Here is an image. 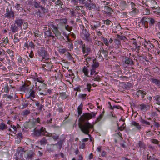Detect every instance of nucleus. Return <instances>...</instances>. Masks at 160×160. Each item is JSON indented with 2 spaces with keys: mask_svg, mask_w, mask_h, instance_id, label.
Segmentation results:
<instances>
[{
  "mask_svg": "<svg viewBox=\"0 0 160 160\" xmlns=\"http://www.w3.org/2000/svg\"><path fill=\"white\" fill-rule=\"evenodd\" d=\"M96 112H92L91 113H83L79 118V120L82 123L79 124V128L81 130L84 134L88 135L89 137L91 136L89 134L90 129L93 128L92 125L89 123L88 121L85 122L86 121H88L89 119L92 118H94L97 114Z\"/></svg>",
  "mask_w": 160,
  "mask_h": 160,
  "instance_id": "nucleus-1",
  "label": "nucleus"
},
{
  "mask_svg": "<svg viewBox=\"0 0 160 160\" xmlns=\"http://www.w3.org/2000/svg\"><path fill=\"white\" fill-rule=\"evenodd\" d=\"M47 132L46 128L44 127H42L39 129L35 130L34 134L37 137L44 135L47 137H52L55 141H57L58 139L59 135L56 134L52 133H48L46 134L45 133Z\"/></svg>",
  "mask_w": 160,
  "mask_h": 160,
  "instance_id": "nucleus-2",
  "label": "nucleus"
},
{
  "mask_svg": "<svg viewBox=\"0 0 160 160\" xmlns=\"http://www.w3.org/2000/svg\"><path fill=\"white\" fill-rule=\"evenodd\" d=\"M157 22V21L155 18L150 17L149 16H146L142 18L140 23L146 28H148V24H149V27L150 28L154 26L155 23Z\"/></svg>",
  "mask_w": 160,
  "mask_h": 160,
  "instance_id": "nucleus-3",
  "label": "nucleus"
},
{
  "mask_svg": "<svg viewBox=\"0 0 160 160\" xmlns=\"http://www.w3.org/2000/svg\"><path fill=\"white\" fill-rule=\"evenodd\" d=\"M91 34L86 29H83L81 34V38L88 42H92V39L90 38Z\"/></svg>",
  "mask_w": 160,
  "mask_h": 160,
  "instance_id": "nucleus-4",
  "label": "nucleus"
},
{
  "mask_svg": "<svg viewBox=\"0 0 160 160\" xmlns=\"http://www.w3.org/2000/svg\"><path fill=\"white\" fill-rule=\"evenodd\" d=\"M122 61L124 66L127 64L132 66L134 64L133 61L132 59L126 56L123 57Z\"/></svg>",
  "mask_w": 160,
  "mask_h": 160,
  "instance_id": "nucleus-5",
  "label": "nucleus"
},
{
  "mask_svg": "<svg viewBox=\"0 0 160 160\" xmlns=\"http://www.w3.org/2000/svg\"><path fill=\"white\" fill-rule=\"evenodd\" d=\"M6 13L4 14V17L9 19L12 20L14 18V13L12 9L9 10L8 8L6 9Z\"/></svg>",
  "mask_w": 160,
  "mask_h": 160,
  "instance_id": "nucleus-6",
  "label": "nucleus"
},
{
  "mask_svg": "<svg viewBox=\"0 0 160 160\" xmlns=\"http://www.w3.org/2000/svg\"><path fill=\"white\" fill-rule=\"evenodd\" d=\"M22 17H16V20L15 21L14 23L17 25L19 28H22V26L23 23L26 24L25 22V20L21 19Z\"/></svg>",
  "mask_w": 160,
  "mask_h": 160,
  "instance_id": "nucleus-7",
  "label": "nucleus"
},
{
  "mask_svg": "<svg viewBox=\"0 0 160 160\" xmlns=\"http://www.w3.org/2000/svg\"><path fill=\"white\" fill-rule=\"evenodd\" d=\"M85 6L87 9L90 10L95 9L96 7V5L92 3L91 0H87Z\"/></svg>",
  "mask_w": 160,
  "mask_h": 160,
  "instance_id": "nucleus-8",
  "label": "nucleus"
},
{
  "mask_svg": "<svg viewBox=\"0 0 160 160\" xmlns=\"http://www.w3.org/2000/svg\"><path fill=\"white\" fill-rule=\"evenodd\" d=\"M38 54L39 57L46 58H47V52L43 48L41 47L39 50L38 51Z\"/></svg>",
  "mask_w": 160,
  "mask_h": 160,
  "instance_id": "nucleus-9",
  "label": "nucleus"
},
{
  "mask_svg": "<svg viewBox=\"0 0 160 160\" xmlns=\"http://www.w3.org/2000/svg\"><path fill=\"white\" fill-rule=\"evenodd\" d=\"M53 28L52 32L54 34L55 36L57 38L61 34V33L58 30V27L53 24L52 26Z\"/></svg>",
  "mask_w": 160,
  "mask_h": 160,
  "instance_id": "nucleus-10",
  "label": "nucleus"
},
{
  "mask_svg": "<svg viewBox=\"0 0 160 160\" xmlns=\"http://www.w3.org/2000/svg\"><path fill=\"white\" fill-rule=\"evenodd\" d=\"M102 52L104 55V57L106 58H108V51L104 50L103 47H102V48H100V49L99 50L98 52V53L99 55V57H101L103 58L102 56L101 55Z\"/></svg>",
  "mask_w": 160,
  "mask_h": 160,
  "instance_id": "nucleus-11",
  "label": "nucleus"
},
{
  "mask_svg": "<svg viewBox=\"0 0 160 160\" xmlns=\"http://www.w3.org/2000/svg\"><path fill=\"white\" fill-rule=\"evenodd\" d=\"M146 94L147 93L146 92L141 90L137 91L136 92V94L138 97H139L140 96H141V98L144 100L145 99L144 98L145 97V96L146 95Z\"/></svg>",
  "mask_w": 160,
  "mask_h": 160,
  "instance_id": "nucleus-12",
  "label": "nucleus"
},
{
  "mask_svg": "<svg viewBox=\"0 0 160 160\" xmlns=\"http://www.w3.org/2000/svg\"><path fill=\"white\" fill-rule=\"evenodd\" d=\"M82 51L83 54L86 53V54L85 55V56H86L90 53L91 49L88 46H86L85 44H83L82 46Z\"/></svg>",
  "mask_w": 160,
  "mask_h": 160,
  "instance_id": "nucleus-13",
  "label": "nucleus"
},
{
  "mask_svg": "<svg viewBox=\"0 0 160 160\" xmlns=\"http://www.w3.org/2000/svg\"><path fill=\"white\" fill-rule=\"evenodd\" d=\"M128 5L125 1H121L120 3L119 6L121 9L125 10L128 7Z\"/></svg>",
  "mask_w": 160,
  "mask_h": 160,
  "instance_id": "nucleus-14",
  "label": "nucleus"
},
{
  "mask_svg": "<svg viewBox=\"0 0 160 160\" xmlns=\"http://www.w3.org/2000/svg\"><path fill=\"white\" fill-rule=\"evenodd\" d=\"M19 28L17 27V25H16V24L14 23L11 26V29L12 32L14 33L18 31Z\"/></svg>",
  "mask_w": 160,
  "mask_h": 160,
  "instance_id": "nucleus-15",
  "label": "nucleus"
},
{
  "mask_svg": "<svg viewBox=\"0 0 160 160\" xmlns=\"http://www.w3.org/2000/svg\"><path fill=\"white\" fill-rule=\"evenodd\" d=\"M99 65V63L97 61L96 59H94L93 60V63L91 66V67L93 68L96 69Z\"/></svg>",
  "mask_w": 160,
  "mask_h": 160,
  "instance_id": "nucleus-16",
  "label": "nucleus"
},
{
  "mask_svg": "<svg viewBox=\"0 0 160 160\" xmlns=\"http://www.w3.org/2000/svg\"><path fill=\"white\" fill-rule=\"evenodd\" d=\"M22 6H23L22 5L16 3L15 4V8L17 11L19 12H22L23 10V8L22 7Z\"/></svg>",
  "mask_w": 160,
  "mask_h": 160,
  "instance_id": "nucleus-17",
  "label": "nucleus"
},
{
  "mask_svg": "<svg viewBox=\"0 0 160 160\" xmlns=\"http://www.w3.org/2000/svg\"><path fill=\"white\" fill-rule=\"evenodd\" d=\"M28 101L25 100L19 106L20 108L22 109H24L27 108L29 105Z\"/></svg>",
  "mask_w": 160,
  "mask_h": 160,
  "instance_id": "nucleus-18",
  "label": "nucleus"
},
{
  "mask_svg": "<svg viewBox=\"0 0 160 160\" xmlns=\"http://www.w3.org/2000/svg\"><path fill=\"white\" fill-rule=\"evenodd\" d=\"M147 2H149V5L152 8H155L156 7V2L154 0H147Z\"/></svg>",
  "mask_w": 160,
  "mask_h": 160,
  "instance_id": "nucleus-19",
  "label": "nucleus"
},
{
  "mask_svg": "<svg viewBox=\"0 0 160 160\" xmlns=\"http://www.w3.org/2000/svg\"><path fill=\"white\" fill-rule=\"evenodd\" d=\"M131 125L135 126L139 131H140L142 129V127L139 124V123H137L135 121H133L131 123Z\"/></svg>",
  "mask_w": 160,
  "mask_h": 160,
  "instance_id": "nucleus-20",
  "label": "nucleus"
},
{
  "mask_svg": "<svg viewBox=\"0 0 160 160\" xmlns=\"http://www.w3.org/2000/svg\"><path fill=\"white\" fill-rule=\"evenodd\" d=\"M100 26V22L99 21L94 22L93 24V27L92 26V29H97Z\"/></svg>",
  "mask_w": 160,
  "mask_h": 160,
  "instance_id": "nucleus-21",
  "label": "nucleus"
},
{
  "mask_svg": "<svg viewBox=\"0 0 160 160\" xmlns=\"http://www.w3.org/2000/svg\"><path fill=\"white\" fill-rule=\"evenodd\" d=\"M82 72L85 76L89 77H91V76H90V75L88 74L89 70L87 67L84 66L83 67L82 69Z\"/></svg>",
  "mask_w": 160,
  "mask_h": 160,
  "instance_id": "nucleus-22",
  "label": "nucleus"
},
{
  "mask_svg": "<svg viewBox=\"0 0 160 160\" xmlns=\"http://www.w3.org/2000/svg\"><path fill=\"white\" fill-rule=\"evenodd\" d=\"M150 81L158 86H160V80L153 78H151L150 79Z\"/></svg>",
  "mask_w": 160,
  "mask_h": 160,
  "instance_id": "nucleus-23",
  "label": "nucleus"
},
{
  "mask_svg": "<svg viewBox=\"0 0 160 160\" xmlns=\"http://www.w3.org/2000/svg\"><path fill=\"white\" fill-rule=\"evenodd\" d=\"M104 9L106 11V12L108 14H112L113 12V11L112 9L110 7H109L108 6H105L104 7Z\"/></svg>",
  "mask_w": 160,
  "mask_h": 160,
  "instance_id": "nucleus-24",
  "label": "nucleus"
},
{
  "mask_svg": "<svg viewBox=\"0 0 160 160\" xmlns=\"http://www.w3.org/2000/svg\"><path fill=\"white\" fill-rule=\"evenodd\" d=\"M2 92H5L7 93H8L9 92V90L8 89V84H5L3 86V88H2Z\"/></svg>",
  "mask_w": 160,
  "mask_h": 160,
  "instance_id": "nucleus-25",
  "label": "nucleus"
},
{
  "mask_svg": "<svg viewBox=\"0 0 160 160\" xmlns=\"http://www.w3.org/2000/svg\"><path fill=\"white\" fill-rule=\"evenodd\" d=\"M100 38L102 41L104 42V43L106 46H109L108 40H107L106 38H105L103 36H101L100 37Z\"/></svg>",
  "mask_w": 160,
  "mask_h": 160,
  "instance_id": "nucleus-26",
  "label": "nucleus"
},
{
  "mask_svg": "<svg viewBox=\"0 0 160 160\" xmlns=\"http://www.w3.org/2000/svg\"><path fill=\"white\" fill-rule=\"evenodd\" d=\"M35 92L32 90H30L29 92V95L27 97L28 98H30L31 97L35 98Z\"/></svg>",
  "mask_w": 160,
  "mask_h": 160,
  "instance_id": "nucleus-27",
  "label": "nucleus"
},
{
  "mask_svg": "<svg viewBox=\"0 0 160 160\" xmlns=\"http://www.w3.org/2000/svg\"><path fill=\"white\" fill-rule=\"evenodd\" d=\"M137 147L140 148H145L144 143L142 142L139 141L137 143Z\"/></svg>",
  "mask_w": 160,
  "mask_h": 160,
  "instance_id": "nucleus-28",
  "label": "nucleus"
},
{
  "mask_svg": "<svg viewBox=\"0 0 160 160\" xmlns=\"http://www.w3.org/2000/svg\"><path fill=\"white\" fill-rule=\"evenodd\" d=\"M8 128L7 127L6 125L2 122L0 124V130L3 131L5 129H8Z\"/></svg>",
  "mask_w": 160,
  "mask_h": 160,
  "instance_id": "nucleus-29",
  "label": "nucleus"
},
{
  "mask_svg": "<svg viewBox=\"0 0 160 160\" xmlns=\"http://www.w3.org/2000/svg\"><path fill=\"white\" fill-rule=\"evenodd\" d=\"M34 81L35 82H35V86L36 87L37 86V82L42 83V79L41 78H39L37 76L33 78Z\"/></svg>",
  "mask_w": 160,
  "mask_h": 160,
  "instance_id": "nucleus-30",
  "label": "nucleus"
},
{
  "mask_svg": "<svg viewBox=\"0 0 160 160\" xmlns=\"http://www.w3.org/2000/svg\"><path fill=\"white\" fill-rule=\"evenodd\" d=\"M83 105L82 103L78 106V112L79 115H81L82 113Z\"/></svg>",
  "mask_w": 160,
  "mask_h": 160,
  "instance_id": "nucleus-31",
  "label": "nucleus"
},
{
  "mask_svg": "<svg viewBox=\"0 0 160 160\" xmlns=\"http://www.w3.org/2000/svg\"><path fill=\"white\" fill-rule=\"evenodd\" d=\"M65 142V140L64 139L60 140L55 145H58L59 149H61L62 148V144Z\"/></svg>",
  "mask_w": 160,
  "mask_h": 160,
  "instance_id": "nucleus-32",
  "label": "nucleus"
},
{
  "mask_svg": "<svg viewBox=\"0 0 160 160\" xmlns=\"http://www.w3.org/2000/svg\"><path fill=\"white\" fill-rule=\"evenodd\" d=\"M140 122L143 125L145 124L146 125H150V122H148L143 119L142 117H141L139 120Z\"/></svg>",
  "mask_w": 160,
  "mask_h": 160,
  "instance_id": "nucleus-33",
  "label": "nucleus"
},
{
  "mask_svg": "<svg viewBox=\"0 0 160 160\" xmlns=\"http://www.w3.org/2000/svg\"><path fill=\"white\" fill-rule=\"evenodd\" d=\"M6 52L9 55V56L11 57L12 59H13V57L14 56V52L10 49H8Z\"/></svg>",
  "mask_w": 160,
  "mask_h": 160,
  "instance_id": "nucleus-34",
  "label": "nucleus"
},
{
  "mask_svg": "<svg viewBox=\"0 0 160 160\" xmlns=\"http://www.w3.org/2000/svg\"><path fill=\"white\" fill-rule=\"evenodd\" d=\"M40 4L41 3L39 2L34 1L33 2V5L36 8H40L42 6Z\"/></svg>",
  "mask_w": 160,
  "mask_h": 160,
  "instance_id": "nucleus-35",
  "label": "nucleus"
},
{
  "mask_svg": "<svg viewBox=\"0 0 160 160\" xmlns=\"http://www.w3.org/2000/svg\"><path fill=\"white\" fill-rule=\"evenodd\" d=\"M59 95L60 97L62 99H66L68 96L65 92L60 93Z\"/></svg>",
  "mask_w": 160,
  "mask_h": 160,
  "instance_id": "nucleus-36",
  "label": "nucleus"
},
{
  "mask_svg": "<svg viewBox=\"0 0 160 160\" xmlns=\"http://www.w3.org/2000/svg\"><path fill=\"white\" fill-rule=\"evenodd\" d=\"M98 73V72H97L95 73V74H94L93 76V79L94 80L96 81H99L100 79V77L97 75Z\"/></svg>",
  "mask_w": 160,
  "mask_h": 160,
  "instance_id": "nucleus-37",
  "label": "nucleus"
},
{
  "mask_svg": "<svg viewBox=\"0 0 160 160\" xmlns=\"http://www.w3.org/2000/svg\"><path fill=\"white\" fill-rule=\"evenodd\" d=\"M55 4L59 6L60 8H62V5H63V2L61 1V0H57L55 3Z\"/></svg>",
  "mask_w": 160,
  "mask_h": 160,
  "instance_id": "nucleus-38",
  "label": "nucleus"
},
{
  "mask_svg": "<svg viewBox=\"0 0 160 160\" xmlns=\"http://www.w3.org/2000/svg\"><path fill=\"white\" fill-rule=\"evenodd\" d=\"M75 7H73V8L70 9V12L71 14V16L72 17L76 16L75 15Z\"/></svg>",
  "mask_w": 160,
  "mask_h": 160,
  "instance_id": "nucleus-39",
  "label": "nucleus"
},
{
  "mask_svg": "<svg viewBox=\"0 0 160 160\" xmlns=\"http://www.w3.org/2000/svg\"><path fill=\"white\" fill-rule=\"evenodd\" d=\"M140 109L142 111L144 112L146 110V106L144 104H142L140 105Z\"/></svg>",
  "mask_w": 160,
  "mask_h": 160,
  "instance_id": "nucleus-40",
  "label": "nucleus"
},
{
  "mask_svg": "<svg viewBox=\"0 0 160 160\" xmlns=\"http://www.w3.org/2000/svg\"><path fill=\"white\" fill-rule=\"evenodd\" d=\"M40 142L41 145L46 144L47 143V141L46 139L44 138L40 141Z\"/></svg>",
  "mask_w": 160,
  "mask_h": 160,
  "instance_id": "nucleus-41",
  "label": "nucleus"
},
{
  "mask_svg": "<svg viewBox=\"0 0 160 160\" xmlns=\"http://www.w3.org/2000/svg\"><path fill=\"white\" fill-rule=\"evenodd\" d=\"M96 69L95 68H91L90 69V76H91V77H92V76L94 75L95 74V73L96 72Z\"/></svg>",
  "mask_w": 160,
  "mask_h": 160,
  "instance_id": "nucleus-42",
  "label": "nucleus"
},
{
  "mask_svg": "<svg viewBox=\"0 0 160 160\" xmlns=\"http://www.w3.org/2000/svg\"><path fill=\"white\" fill-rule=\"evenodd\" d=\"M65 28L66 30L70 32L72 29V27L68 25H67L65 26Z\"/></svg>",
  "mask_w": 160,
  "mask_h": 160,
  "instance_id": "nucleus-43",
  "label": "nucleus"
},
{
  "mask_svg": "<svg viewBox=\"0 0 160 160\" xmlns=\"http://www.w3.org/2000/svg\"><path fill=\"white\" fill-rule=\"evenodd\" d=\"M96 44L98 46H100V48H102V47H103L104 46V44L101 41H98L96 42Z\"/></svg>",
  "mask_w": 160,
  "mask_h": 160,
  "instance_id": "nucleus-44",
  "label": "nucleus"
},
{
  "mask_svg": "<svg viewBox=\"0 0 160 160\" xmlns=\"http://www.w3.org/2000/svg\"><path fill=\"white\" fill-rule=\"evenodd\" d=\"M103 113L104 112H103L102 113H101L99 117L97 118L96 121L97 122H99L100 121L101 119L102 118L103 116Z\"/></svg>",
  "mask_w": 160,
  "mask_h": 160,
  "instance_id": "nucleus-45",
  "label": "nucleus"
},
{
  "mask_svg": "<svg viewBox=\"0 0 160 160\" xmlns=\"http://www.w3.org/2000/svg\"><path fill=\"white\" fill-rule=\"evenodd\" d=\"M58 51L61 53L63 54L66 52L67 50L65 48L59 49Z\"/></svg>",
  "mask_w": 160,
  "mask_h": 160,
  "instance_id": "nucleus-46",
  "label": "nucleus"
},
{
  "mask_svg": "<svg viewBox=\"0 0 160 160\" xmlns=\"http://www.w3.org/2000/svg\"><path fill=\"white\" fill-rule=\"evenodd\" d=\"M28 45L29 47H30L33 49L35 48V45L32 41L29 42Z\"/></svg>",
  "mask_w": 160,
  "mask_h": 160,
  "instance_id": "nucleus-47",
  "label": "nucleus"
},
{
  "mask_svg": "<svg viewBox=\"0 0 160 160\" xmlns=\"http://www.w3.org/2000/svg\"><path fill=\"white\" fill-rule=\"evenodd\" d=\"M79 3L81 4H85V3L87 2V0H77Z\"/></svg>",
  "mask_w": 160,
  "mask_h": 160,
  "instance_id": "nucleus-48",
  "label": "nucleus"
},
{
  "mask_svg": "<svg viewBox=\"0 0 160 160\" xmlns=\"http://www.w3.org/2000/svg\"><path fill=\"white\" fill-rule=\"evenodd\" d=\"M23 114L24 115H27L28 114H29L30 112L29 111H28V110H26L24 111H23L22 112Z\"/></svg>",
  "mask_w": 160,
  "mask_h": 160,
  "instance_id": "nucleus-49",
  "label": "nucleus"
},
{
  "mask_svg": "<svg viewBox=\"0 0 160 160\" xmlns=\"http://www.w3.org/2000/svg\"><path fill=\"white\" fill-rule=\"evenodd\" d=\"M40 8L42 10V11L44 13L47 12H48V10L46 8L43 7L42 6Z\"/></svg>",
  "mask_w": 160,
  "mask_h": 160,
  "instance_id": "nucleus-50",
  "label": "nucleus"
},
{
  "mask_svg": "<svg viewBox=\"0 0 160 160\" xmlns=\"http://www.w3.org/2000/svg\"><path fill=\"white\" fill-rule=\"evenodd\" d=\"M75 7V10H77V12L78 13V11H79L80 9V7H81L82 8H83V7L82 6H76L75 7Z\"/></svg>",
  "mask_w": 160,
  "mask_h": 160,
  "instance_id": "nucleus-51",
  "label": "nucleus"
},
{
  "mask_svg": "<svg viewBox=\"0 0 160 160\" xmlns=\"http://www.w3.org/2000/svg\"><path fill=\"white\" fill-rule=\"evenodd\" d=\"M111 22L108 19H107L106 20L104 21V23L107 25H110Z\"/></svg>",
  "mask_w": 160,
  "mask_h": 160,
  "instance_id": "nucleus-52",
  "label": "nucleus"
},
{
  "mask_svg": "<svg viewBox=\"0 0 160 160\" xmlns=\"http://www.w3.org/2000/svg\"><path fill=\"white\" fill-rule=\"evenodd\" d=\"M154 72L157 74L159 73V69L158 67H156L153 68Z\"/></svg>",
  "mask_w": 160,
  "mask_h": 160,
  "instance_id": "nucleus-53",
  "label": "nucleus"
},
{
  "mask_svg": "<svg viewBox=\"0 0 160 160\" xmlns=\"http://www.w3.org/2000/svg\"><path fill=\"white\" fill-rule=\"evenodd\" d=\"M143 13L145 15H149L150 13V11L149 9H146L144 10Z\"/></svg>",
  "mask_w": 160,
  "mask_h": 160,
  "instance_id": "nucleus-54",
  "label": "nucleus"
},
{
  "mask_svg": "<svg viewBox=\"0 0 160 160\" xmlns=\"http://www.w3.org/2000/svg\"><path fill=\"white\" fill-rule=\"evenodd\" d=\"M87 94H82L79 95V97L83 99H85L86 98V96Z\"/></svg>",
  "mask_w": 160,
  "mask_h": 160,
  "instance_id": "nucleus-55",
  "label": "nucleus"
},
{
  "mask_svg": "<svg viewBox=\"0 0 160 160\" xmlns=\"http://www.w3.org/2000/svg\"><path fill=\"white\" fill-rule=\"evenodd\" d=\"M4 40H3V42L5 44H7L8 42V39L7 37H6L5 38V37L4 38Z\"/></svg>",
  "mask_w": 160,
  "mask_h": 160,
  "instance_id": "nucleus-56",
  "label": "nucleus"
},
{
  "mask_svg": "<svg viewBox=\"0 0 160 160\" xmlns=\"http://www.w3.org/2000/svg\"><path fill=\"white\" fill-rule=\"evenodd\" d=\"M68 48L70 49V50L73 49V44L69 43H68Z\"/></svg>",
  "mask_w": 160,
  "mask_h": 160,
  "instance_id": "nucleus-57",
  "label": "nucleus"
},
{
  "mask_svg": "<svg viewBox=\"0 0 160 160\" xmlns=\"http://www.w3.org/2000/svg\"><path fill=\"white\" fill-rule=\"evenodd\" d=\"M118 35V38H119L121 40H125L126 39V38L125 36H120L119 35Z\"/></svg>",
  "mask_w": 160,
  "mask_h": 160,
  "instance_id": "nucleus-58",
  "label": "nucleus"
},
{
  "mask_svg": "<svg viewBox=\"0 0 160 160\" xmlns=\"http://www.w3.org/2000/svg\"><path fill=\"white\" fill-rule=\"evenodd\" d=\"M18 62L20 63H22V57L20 56H19L18 58Z\"/></svg>",
  "mask_w": 160,
  "mask_h": 160,
  "instance_id": "nucleus-59",
  "label": "nucleus"
},
{
  "mask_svg": "<svg viewBox=\"0 0 160 160\" xmlns=\"http://www.w3.org/2000/svg\"><path fill=\"white\" fill-rule=\"evenodd\" d=\"M57 38V39H60L61 41H62L64 40V37L63 36L61 35V34L58 36Z\"/></svg>",
  "mask_w": 160,
  "mask_h": 160,
  "instance_id": "nucleus-60",
  "label": "nucleus"
},
{
  "mask_svg": "<svg viewBox=\"0 0 160 160\" xmlns=\"http://www.w3.org/2000/svg\"><path fill=\"white\" fill-rule=\"evenodd\" d=\"M154 124L155 126H156L157 128H158L160 127V125L159 124L155 121L154 122Z\"/></svg>",
  "mask_w": 160,
  "mask_h": 160,
  "instance_id": "nucleus-61",
  "label": "nucleus"
},
{
  "mask_svg": "<svg viewBox=\"0 0 160 160\" xmlns=\"http://www.w3.org/2000/svg\"><path fill=\"white\" fill-rule=\"evenodd\" d=\"M71 2L74 5H77L78 1L76 0H71Z\"/></svg>",
  "mask_w": 160,
  "mask_h": 160,
  "instance_id": "nucleus-62",
  "label": "nucleus"
},
{
  "mask_svg": "<svg viewBox=\"0 0 160 160\" xmlns=\"http://www.w3.org/2000/svg\"><path fill=\"white\" fill-rule=\"evenodd\" d=\"M152 142L154 143L157 144L158 143V141L156 139H153L152 140Z\"/></svg>",
  "mask_w": 160,
  "mask_h": 160,
  "instance_id": "nucleus-63",
  "label": "nucleus"
},
{
  "mask_svg": "<svg viewBox=\"0 0 160 160\" xmlns=\"http://www.w3.org/2000/svg\"><path fill=\"white\" fill-rule=\"evenodd\" d=\"M85 143H82L79 146V148H80L83 149L85 148Z\"/></svg>",
  "mask_w": 160,
  "mask_h": 160,
  "instance_id": "nucleus-64",
  "label": "nucleus"
}]
</instances>
